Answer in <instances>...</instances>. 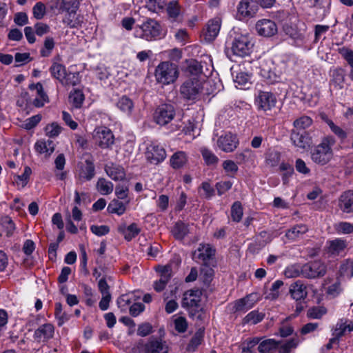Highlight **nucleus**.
I'll return each mask as SVG.
<instances>
[{
	"mask_svg": "<svg viewBox=\"0 0 353 353\" xmlns=\"http://www.w3.org/2000/svg\"><path fill=\"white\" fill-rule=\"evenodd\" d=\"M277 347H279V343L274 339H268L259 343L258 350L260 353H268Z\"/></svg>",
	"mask_w": 353,
	"mask_h": 353,
	"instance_id": "43",
	"label": "nucleus"
},
{
	"mask_svg": "<svg viewBox=\"0 0 353 353\" xmlns=\"http://www.w3.org/2000/svg\"><path fill=\"white\" fill-rule=\"evenodd\" d=\"M284 274L289 279L302 276V265L297 263L288 265L284 270Z\"/></svg>",
	"mask_w": 353,
	"mask_h": 353,
	"instance_id": "45",
	"label": "nucleus"
},
{
	"mask_svg": "<svg viewBox=\"0 0 353 353\" xmlns=\"http://www.w3.org/2000/svg\"><path fill=\"white\" fill-rule=\"evenodd\" d=\"M251 77L250 75L245 72H238L234 76V81L237 85L245 86L248 83H250Z\"/></svg>",
	"mask_w": 353,
	"mask_h": 353,
	"instance_id": "57",
	"label": "nucleus"
},
{
	"mask_svg": "<svg viewBox=\"0 0 353 353\" xmlns=\"http://www.w3.org/2000/svg\"><path fill=\"white\" fill-rule=\"evenodd\" d=\"M188 162L187 154L183 151H177L170 157V165L174 169H179L183 167Z\"/></svg>",
	"mask_w": 353,
	"mask_h": 353,
	"instance_id": "32",
	"label": "nucleus"
},
{
	"mask_svg": "<svg viewBox=\"0 0 353 353\" xmlns=\"http://www.w3.org/2000/svg\"><path fill=\"white\" fill-rule=\"evenodd\" d=\"M264 317L265 314L263 312H260L258 310H253L243 318V323L255 325L262 321Z\"/></svg>",
	"mask_w": 353,
	"mask_h": 353,
	"instance_id": "40",
	"label": "nucleus"
},
{
	"mask_svg": "<svg viewBox=\"0 0 353 353\" xmlns=\"http://www.w3.org/2000/svg\"><path fill=\"white\" fill-rule=\"evenodd\" d=\"M145 154L147 161L154 165L162 163L167 157L165 148L155 141H152L147 145Z\"/></svg>",
	"mask_w": 353,
	"mask_h": 353,
	"instance_id": "9",
	"label": "nucleus"
},
{
	"mask_svg": "<svg viewBox=\"0 0 353 353\" xmlns=\"http://www.w3.org/2000/svg\"><path fill=\"white\" fill-rule=\"evenodd\" d=\"M252 44L246 35L238 34L232 42L230 48L226 49V54L230 59L232 56L245 57L250 54Z\"/></svg>",
	"mask_w": 353,
	"mask_h": 353,
	"instance_id": "5",
	"label": "nucleus"
},
{
	"mask_svg": "<svg viewBox=\"0 0 353 353\" xmlns=\"http://www.w3.org/2000/svg\"><path fill=\"white\" fill-rule=\"evenodd\" d=\"M129 201L124 203L118 199H113L108 205L107 210L109 213L116 214L119 216L123 214L126 211V205Z\"/></svg>",
	"mask_w": 353,
	"mask_h": 353,
	"instance_id": "35",
	"label": "nucleus"
},
{
	"mask_svg": "<svg viewBox=\"0 0 353 353\" xmlns=\"http://www.w3.org/2000/svg\"><path fill=\"white\" fill-rule=\"evenodd\" d=\"M283 72L282 69L272 59L263 60L259 66V74L267 82V83L272 84L278 82L281 79Z\"/></svg>",
	"mask_w": 353,
	"mask_h": 353,
	"instance_id": "6",
	"label": "nucleus"
},
{
	"mask_svg": "<svg viewBox=\"0 0 353 353\" xmlns=\"http://www.w3.org/2000/svg\"><path fill=\"white\" fill-rule=\"evenodd\" d=\"M34 148L37 152L43 154L46 157H49L54 151L55 144L50 139H39L34 145Z\"/></svg>",
	"mask_w": 353,
	"mask_h": 353,
	"instance_id": "22",
	"label": "nucleus"
},
{
	"mask_svg": "<svg viewBox=\"0 0 353 353\" xmlns=\"http://www.w3.org/2000/svg\"><path fill=\"white\" fill-rule=\"evenodd\" d=\"M144 353H168L165 342L161 340H150L143 346Z\"/></svg>",
	"mask_w": 353,
	"mask_h": 353,
	"instance_id": "24",
	"label": "nucleus"
},
{
	"mask_svg": "<svg viewBox=\"0 0 353 353\" xmlns=\"http://www.w3.org/2000/svg\"><path fill=\"white\" fill-rule=\"evenodd\" d=\"M221 28V19L214 18L210 20L207 24L205 32V39L209 42L212 41L217 37Z\"/></svg>",
	"mask_w": 353,
	"mask_h": 353,
	"instance_id": "26",
	"label": "nucleus"
},
{
	"mask_svg": "<svg viewBox=\"0 0 353 353\" xmlns=\"http://www.w3.org/2000/svg\"><path fill=\"white\" fill-rule=\"evenodd\" d=\"M205 84L204 78H187L180 86V94L184 100L195 103L201 99Z\"/></svg>",
	"mask_w": 353,
	"mask_h": 353,
	"instance_id": "2",
	"label": "nucleus"
},
{
	"mask_svg": "<svg viewBox=\"0 0 353 353\" xmlns=\"http://www.w3.org/2000/svg\"><path fill=\"white\" fill-rule=\"evenodd\" d=\"M137 297L133 292H131L121 295L117 300V304L121 311L125 312L128 307H130V305L133 302L137 301Z\"/></svg>",
	"mask_w": 353,
	"mask_h": 353,
	"instance_id": "31",
	"label": "nucleus"
},
{
	"mask_svg": "<svg viewBox=\"0 0 353 353\" xmlns=\"http://www.w3.org/2000/svg\"><path fill=\"white\" fill-rule=\"evenodd\" d=\"M46 13V6L41 2L39 1L35 3L32 8V14L35 19L40 20L42 19Z\"/></svg>",
	"mask_w": 353,
	"mask_h": 353,
	"instance_id": "56",
	"label": "nucleus"
},
{
	"mask_svg": "<svg viewBox=\"0 0 353 353\" xmlns=\"http://www.w3.org/2000/svg\"><path fill=\"white\" fill-rule=\"evenodd\" d=\"M199 192H200L201 196L204 197L206 199H210L214 195V189L210 184V183L205 181L203 182L199 187Z\"/></svg>",
	"mask_w": 353,
	"mask_h": 353,
	"instance_id": "52",
	"label": "nucleus"
},
{
	"mask_svg": "<svg viewBox=\"0 0 353 353\" xmlns=\"http://www.w3.org/2000/svg\"><path fill=\"white\" fill-rule=\"evenodd\" d=\"M47 6L49 10L54 14L63 13V0H48Z\"/></svg>",
	"mask_w": 353,
	"mask_h": 353,
	"instance_id": "49",
	"label": "nucleus"
},
{
	"mask_svg": "<svg viewBox=\"0 0 353 353\" xmlns=\"http://www.w3.org/2000/svg\"><path fill=\"white\" fill-rule=\"evenodd\" d=\"M214 276V270L208 264H203L201 269V276L205 284H209Z\"/></svg>",
	"mask_w": 353,
	"mask_h": 353,
	"instance_id": "58",
	"label": "nucleus"
},
{
	"mask_svg": "<svg viewBox=\"0 0 353 353\" xmlns=\"http://www.w3.org/2000/svg\"><path fill=\"white\" fill-rule=\"evenodd\" d=\"M187 72L190 74L188 78H203L202 75V68L200 63L196 60H192L187 68Z\"/></svg>",
	"mask_w": 353,
	"mask_h": 353,
	"instance_id": "41",
	"label": "nucleus"
},
{
	"mask_svg": "<svg viewBox=\"0 0 353 353\" xmlns=\"http://www.w3.org/2000/svg\"><path fill=\"white\" fill-rule=\"evenodd\" d=\"M97 190L102 195H109L114 190L113 183L105 178H99L96 183Z\"/></svg>",
	"mask_w": 353,
	"mask_h": 353,
	"instance_id": "34",
	"label": "nucleus"
},
{
	"mask_svg": "<svg viewBox=\"0 0 353 353\" xmlns=\"http://www.w3.org/2000/svg\"><path fill=\"white\" fill-rule=\"evenodd\" d=\"M201 292L199 290H190L183 294L182 306L183 307H196L201 301Z\"/></svg>",
	"mask_w": 353,
	"mask_h": 353,
	"instance_id": "21",
	"label": "nucleus"
},
{
	"mask_svg": "<svg viewBox=\"0 0 353 353\" xmlns=\"http://www.w3.org/2000/svg\"><path fill=\"white\" fill-rule=\"evenodd\" d=\"M54 315L56 319L58 320L59 326H61L70 319V316L65 312H63L62 305L60 303H55Z\"/></svg>",
	"mask_w": 353,
	"mask_h": 353,
	"instance_id": "48",
	"label": "nucleus"
},
{
	"mask_svg": "<svg viewBox=\"0 0 353 353\" xmlns=\"http://www.w3.org/2000/svg\"><path fill=\"white\" fill-rule=\"evenodd\" d=\"M167 13L170 18L176 19L180 14L181 9L178 1H171L168 3L166 8Z\"/></svg>",
	"mask_w": 353,
	"mask_h": 353,
	"instance_id": "50",
	"label": "nucleus"
},
{
	"mask_svg": "<svg viewBox=\"0 0 353 353\" xmlns=\"http://www.w3.org/2000/svg\"><path fill=\"white\" fill-rule=\"evenodd\" d=\"M259 10V6L254 0H241L237 6L236 16L239 20L254 17Z\"/></svg>",
	"mask_w": 353,
	"mask_h": 353,
	"instance_id": "13",
	"label": "nucleus"
},
{
	"mask_svg": "<svg viewBox=\"0 0 353 353\" xmlns=\"http://www.w3.org/2000/svg\"><path fill=\"white\" fill-rule=\"evenodd\" d=\"M31 174V168L28 166L25 167L23 174L15 177L14 182L16 185L19 188H24L27 185Z\"/></svg>",
	"mask_w": 353,
	"mask_h": 353,
	"instance_id": "46",
	"label": "nucleus"
},
{
	"mask_svg": "<svg viewBox=\"0 0 353 353\" xmlns=\"http://www.w3.org/2000/svg\"><path fill=\"white\" fill-rule=\"evenodd\" d=\"M54 47V41L52 37H47L44 41L43 48L41 50V57H48Z\"/></svg>",
	"mask_w": 353,
	"mask_h": 353,
	"instance_id": "61",
	"label": "nucleus"
},
{
	"mask_svg": "<svg viewBox=\"0 0 353 353\" xmlns=\"http://www.w3.org/2000/svg\"><path fill=\"white\" fill-rule=\"evenodd\" d=\"M118 231L123 235L126 241H130L140 233L141 229L137 223H133L128 226L121 224L118 227Z\"/></svg>",
	"mask_w": 353,
	"mask_h": 353,
	"instance_id": "29",
	"label": "nucleus"
},
{
	"mask_svg": "<svg viewBox=\"0 0 353 353\" xmlns=\"http://www.w3.org/2000/svg\"><path fill=\"white\" fill-rule=\"evenodd\" d=\"M326 273L325 265L320 261H313L302 265V277L316 279L324 276Z\"/></svg>",
	"mask_w": 353,
	"mask_h": 353,
	"instance_id": "14",
	"label": "nucleus"
},
{
	"mask_svg": "<svg viewBox=\"0 0 353 353\" xmlns=\"http://www.w3.org/2000/svg\"><path fill=\"white\" fill-rule=\"evenodd\" d=\"M243 208L239 201L234 202L231 208V217L233 221L239 222L243 216Z\"/></svg>",
	"mask_w": 353,
	"mask_h": 353,
	"instance_id": "51",
	"label": "nucleus"
},
{
	"mask_svg": "<svg viewBox=\"0 0 353 353\" xmlns=\"http://www.w3.org/2000/svg\"><path fill=\"white\" fill-rule=\"evenodd\" d=\"M201 154L205 162L208 165H214L216 164L219 159L218 157L210 150L203 148L201 150Z\"/></svg>",
	"mask_w": 353,
	"mask_h": 353,
	"instance_id": "63",
	"label": "nucleus"
},
{
	"mask_svg": "<svg viewBox=\"0 0 353 353\" xmlns=\"http://www.w3.org/2000/svg\"><path fill=\"white\" fill-rule=\"evenodd\" d=\"M94 143L101 148H110L114 141V137L112 131L104 126L96 128L92 133Z\"/></svg>",
	"mask_w": 353,
	"mask_h": 353,
	"instance_id": "8",
	"label": "nucleus"
},
{
	"mask_svg": "<svg viewBox=\"0 0 353 353\" xmlns=\"http://www.w3.org/2000/svg\"><path fill=\"white\" fill-rule=\"evenodd\" d=\"M175 110L170 104L159 105L154 113V120L159 125H165L174 117Z\"/></svg>",
	"mask_w": 353,
	"mask_h": 353,
	"instance_id": "12",
	"label": "nucleus"
},
{
	"mask_svg": "<svg viewBox=\"0 0 353 353\" xmlns=\"http://www.w3.org/2000/svg\"><path fill=\"white\" fill-rule=\"evenodd\" d=\"M328 252L332 254H339L346 248V242L341 239H335L327 242Z\"/></svg>",
	"mask_w": 353,
	"mask_h": 353,
	"instance_id": "36",
	"label": "nucleus"
},
{
	"mask_svg": "<svg viewBox=\"0 0 353 353\" xmlns=\"http://www.w3.org/2000/svg\"><path fill=\"white\" fill-rule=\"evenodd\" d=\"M313 121L312 118L308 116H302L296 119L293 125L296 129L304 130L309 128L312 124Z\"/></svg>",
	"mask_w": 353,
	"mask_h": 353,
	"instance_id": "53",
	"label": "nucleus"
},
{
	"mask_svg": "<svg viewBox=\"0 0 353 353\" xmlns=\"http://www.w3.org/2000/svg\"><path fill=\"white\" fill-rule=\"evenodd\" d=\"M49 70L52 77L57 79L61 83V81H64L63 79L65 78L67 74L65 65L60 63L53 61Z\"/></svg>",
	"mask_w": 353,
	"mask_h": 353,
	"instance_id": "33",
	"label": "nucleus"
},
{
	"mask_svg": "<svg viewBox=\"0 0 353 353\" xmlns=\"http://www.w3.org/2000/svg\"><path fill=\"white\" fill-rule=\"evenodd\" d=\"M174 324L175 330L179 333H183L187 330L188 322L183 316H174Z\"/></svg>",
	"mask_w": 353,
	"mask_h": 353,
	"instance_id": "60",
	"label": "nucleus"
},
{
	"mask_svg": "<svg viewBox=\"0 0 353 353\" xmlns=\"http://www.w3.org/2000/svg\"><path fill=\"white\" fill-rule=\"evenodd\" d=\"M256 30L259 34L263 37H272L277 32V26L270 19L259 20L256 24Z\"/></svg>",
	"mask_w": 353,
	"mask_h": 353,
	"instance_id": "20",
	"label": "nucleus"
},
{
	"mask_svg": "<svg viewBox=\"0 0 353 353\" xmlns=\"http://www.w3.org/2000/svg\"><path fill=\"white\" fill-rule=\"evenodd\" d=\"M250 296H247L235 301L234 309L236 312H245L253 306V303H249Z\"/></svg>",
	"mask_w": 353,
	"mask_h": 353,
	"instance_id": "47",
	"label": "nucleus"
},
{
	"mask_svg": "<svg viewBox=\"0 0 353 353\" xmlns=\"http://www.w3.org/2000/svg\"><path fill=\"white\" fill-rule=\"evenodd\" d=\"M54 334V325L51 323H45L40 325L37 330H35L33 338L38 343H44L52 339Z\"/></svg>",
	"mask_w": 353,
	"mask_h": 353,
	"instance_id": "17",
	"label": "nucleus"
},
{
	"mask_svg": "<svg viewBox=\"0 0 353 353\" xmlns=\"http://www.w3.org/2000/svg\"><path fill=\"white\" fill-rule=\"evenodd\" d=\"M104 171L114 181H121L125 179V170L121 165L110 162L105 165Z\"/></svg>",
	"mask_w": 353,
	"mask_h": 353,
	"instance_id": "19",
	"label": "nucleus"
},
{
	"mask_svg": "<svg viewBox=\"0 0 353 353\" xmlns=\"http://www.w3.org/2000/svg\"><path fill=\"white\" fill-rule=\"evenodd\" d=\"M335 143L336 139L333 136L324 137L321 143L316 145L311 151L312 161L321 165L328 163L333 157L332 148Z\"/></svg>",
	"mask_w": 353,
	"mask_h": 353,
	"instance_id": "1",
	"label": "nucleus"
},
{
	"mask_svg": "<svg viewBox=\"0 0 353 353\" xmlns=\"http://www.w3.org/2000/svg\"><path fill=\"white\" fill-rule=\"evenodd\" d=\"M214 250L209 244H200L194 252L192 258L197 262L201 261L203 264H208L214 255Z\"/></svg>",
	"mask_w": 353,
	"mask_h": 353,
	"instance_id": "18",
	"label": "nucleus"
},
{
	"mask_svg": "<svg viewBox=\"0 0 353 353\" xmlns=\"http://www.w3.org/2000/svg\"><path fill=\"white\" fill-rule=\"evenodd\" d=\"M237 145L236 137L230 132L221 135L217 140V146L225 152H232L237 147Z\"/></svg>",
	"mask_w": 353,
	"mask_h": 353,
	"instance_id": "16",
	"label": "nucleus"
},
{
	"mask_svg": "<svg viewBox=\"0 0 353 353\" xmlns=\"http://www.w3.org/2000/svg\"><path fill=\"white\" fill-rule=\"evenodd\" d=\"M31 90H35L37 92V97L33 101L34 106L37 108L43 107L46 103L48 102V97L43 90L41 83H37L32 84L30 86Z\"/></svg>",
	"mask_w": 353,
	"mask_h": 353,
	"instance_id": "30",
	"label": "nucleus"
},
{
	"mask_svg": "<svg viewBox=\"0 0 353 353\" xmlns=\"http://www.w3.org/2000/svg\"><path fill=\"white\" fill-rule=\"evenodd\" d=\"M41 120V116L40 114H36L26 119L21 126L26 130H30L35 128Z\"/></svg>",
	"mask_w": 353,
	"mask_h": 353,
	"instance_id": "54",
	"label": "nucleus"
},
{
	"mask_svg": "<svg viewBox=\"0 0 353 353\" xmlns=\"http://www.w3.org/2000/svg\"><path fill=\"white\" fill-rule=\"evenodd\" d=\"M327 310L324 307H313L307 310V315L310 319H320L325 314H326Z\"/></svg>",
	"mask_w": 353,
	"mask_h": 353,
	"instance_id": "62",
	"label": "nucleus"
},
{
	"mask_svg": "<svg viewBox=\"0 0 353 353\" xmlns=\"http://www.w3.org/2000/svg\"><path fill=\"white\" fill-rule=\"evenodd\" d=\"M322 120L330 127L331 131L341 139L347 138V133L341 127L336 125L326 115L321 117Z\"/></svg>",
	"mask_w": 353,
	"mask_h": 353,
	"instance_id": "39",
	"label": "nucleus"
},
{
	"mask_svg": "<svg viewBox=\"0 0 353 353\" xmlns=\"http://www.w3.org/2000/svg\"><path fill=\"white\" fill-rule=\"evenodd\" d=\"M277 103L276 95L272 92L259 90L255 94L254 103L259 110H272Z\"/></svg>",
	"mask_w": 353,
	"mask_h": 353,
	"instance_id": "7",
	"label": "nucleus"
},
{
	"mask_svg": "<svg viewBox=\"0 0 353 353\" xmlns=\"http://www.w3.org/2000/svg\"><path fill=\"white\" fill-rule=\"evenodd\" d=\"M332 81L336 85L342 88V85L345 80V72L341 68H336L332 71Z\"/></svg>",
	"mask_w": 353,
	"mask_h": 353,
	"instance_id": "59",
	"label": "nucleus"
},
{
	"mask_svg": "<svg viewBox=\"0 0 353 353\" xmlns=\"http://www.w3.org/2000/svg\"><path fill=\"white\" fill-rule=\"evenodd\" d=\"M338 234H349L353 232V224L349 222H339L334 225Z\"/></svg>",
	"mask_w": 353,
	"mask_h": 353,
	"instance_id": "55",
	"label": "nucleus"
},
{
	"mask_svg": "<svg viewBox=\"0 0 353 353\" xmlns=\"http://www.w3.org/2000/svg\"><path fill=\"white\" fill-rule=\"evenodd\" d=\"M178 66L170 61H162L155 68L154 77L159 83L169 85L179 77Z\"/></svg>",
	"mask_w": 353,
	"mask_h": 353,
	"instance_id": "4",
	"label": "nucleus"
},
{
	"mask_svg": "<svg viewBox=\"0 0 353 353\" xmlns=\"http://www.w3.org/2000/svg\"><path fill=\"white\" fill-rule=\"evenodd\" d=\"M80 4V0H63V12L66 13L63 23L70 28H77L81 24L80 21L77 19H72V16L76 14Z\"/></svg>",
	"mask_w": 353,
	"mask_h": 353,
	"instance_id": "11",
	"label": "nucleus"
},
{
	"mask_svg": "<svg viewBox=\"0 0 353 353\" xmlns=\"http://www.w3.org/2000/svg\"><path fill=\"white\" fill-rule=\"evenodd\" d=\"M154 269L159 276V279L154 282L153 288L156 292H161L165 288L172 277V262L165 265H159Z\"/></svg>",
	"mask_w": 353,
	"mask_h": 353,
	"instance_id": "10",
	"label": "nucleus"
},
{
	"mask_svg": "<svg viewBox=\"0 0 353 353\" xmlns=\"http://www.w3.org/2000/svg\"><path fill=\"white\" fill-rule=\"evenodd\" d=\"M308 231V227L305 224H297L289 230H288L285 232V236L288 239L292 241H297L302 239H303L304 235Z\"/></svg>",
	"mask_w": 353,
	"mask_h": 353,
	"instance_id": "23",
	"label": "nucleus"
},
{
	"mask_svg": "<svg viewBox=\"0 0 353 353\" xmlns=\"http://www.w3.org/2000/svg\"><path fill=\"white\" fill-rule=\"evenodd\" d=\"M339 207L343 212H353V190L345 191L340 196Z\"/></svg>",
	"mask_w": 353,
	"mask_h": 353,
	"instance_id": "27",
	"label": "nucleus"
},
{
	"mask_svg": "<svg viewBox=\"0 0 353 353\" xmlns=\"http://www.w3.org/2000/svg\"><path fill=\"white\" fill-rule=\"evenodd\" d=\"M188 232V225L182 221L176 222L172 229V234L177 239H183Z\"/></svg>",
	"mask_w": 353,
	"mask_h": 353,
	"instance_id": "42",
	"label": "nucleus"
},
{
	"mask_svg": "<svg viewBox=\"0 0 353 353\" xmlns=\"http://www.w3.org/2000/svg\"><path fill=\"white\" fill-rule=\"evenodd\" d=\"M350 321L346 319H341L336 323L333 330L332 335L336 337H341L347 331L349 332Z\"/></svg>",
	"mask_w": 353,
	"mask_h": 353,
	"instance_id": "38",
	"label": "nucleus"
},
{
	"mask_svg": "<svg viewBox=\"0 0 353 353\" xmlns=\"http://www.w3.org/2000/svg\"><path fill=\"white\" fill-rule=\"evenodd\" d=\"M290 139L297 149L299 150H306L312 144V140L307 132H298L296 130H292Z\"/></svg>",
	"mask_w": 353,
	"mask_h": 353,
	"instance_id": "15",
	"label": "nucleus"
},
{
	"mask_svg": "<svg viewBox=\"0 0 353 353\" xmlns=\"http://www.w3.org/2000/svg\"><path fill=\"white\" fill-rule=\"evenodd\" d=\"M69 99L73 107L80 108L84 101L85 97L81 90H74L70 92Z\"/></svg>",
	"mask_w": 353,
	"mask_h": 353,
	"instance_id": "44",
	"label": "nucleus"
},
{
	"mask_svg": "<svg viewBox=\"0 0 353 353\" xmlns=\"http://www.w3.org/2000/svg\"><path fill=\"white\" fill-rule=\"evenodd\" d=\"M45 132L48 137H56L61 133V127L57 123H52L45 128Z\"/></svg>",
	"mask_w": 353,
	"mask_h": 353,
	"instance_id": "64",
	"label": "nucleus"
},
{
	"mask_svg": "<svg viewBox=\"0 0 353 353\" xmlns=\"http://www.w3.org/2000/svg\"><path fill=\"white\" fill-rule=\"evenodd\" d=\"M134 34L136 37L149 41L161 39L165 36L161 25L152 19H148L141 25L136 26Z\"/></svg>",
	"mask_w": 353,
	"mask_h": 353,
	"instance_id": "3",
	"label": "nucleus"
},
{
	"mask_svg": "<svg viewBox=\"0 0 353 353\" xmlns=\"http://www.w3.org/2000/svg\"><path fill=\"white\" fill-rule=\"evenodd\" d=\"M95 175V166L91 160L86 159L85 165L81 166L79 179L81 182L90 181Z\"/></svg>",
	"mask_w": 353,
	"mask_h": 353,
	"instance_id": "28",
	"label": "nucleus"
},
{
	"mask_svg": "<svg viewBox=\"0 0 353 353\" xmlns=\"http://www.w3.org/2000/svg\"><path fill=\"white\" fill-rule=\"evenodd\" d=\"M117 106L125 114L130 115L134 108V103L129 97L123 96L117 101Z\"/></svg>",
	"mask_w": 353,
	"mask_h": 353,
	"instance_id": "37",
	"label": "nucleus"
},
{
	"mask_svg": "<svg viewBox=\"0 0 353 353\" xmlns=\"http://www.w3.org/2000/svg\"><path fill=\"white\" fill-rule=\"evenodd\" d=\"M289 292L292 298L296 301L304 299L307 295L306 286L299 280L290 285Z\"/></svg>",
	"mask_w": 353,
	"mask_h": 353,
	"instance_id": "25",
	"label": "nucleus"
}]
</instances>
